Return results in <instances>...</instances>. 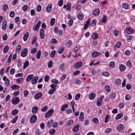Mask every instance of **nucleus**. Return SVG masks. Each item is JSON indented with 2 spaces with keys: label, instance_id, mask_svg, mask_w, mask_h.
<instances>
[{
  "label": "nucleus",
  "instance_id": "nucleus-1",
  "mask_svg": "<svg viewBox=\"0 0 135 135\" xmlns=\"http://www.w3.org/2000/svg\"><path fill=\"white\" fill-rule=\"evenodd\" d=\"M104 98V95H102L100 98L98 99L96 103L97 105L98 106L100 107L102 105V102Z\"/></svg>",
  "mask_w": 135,
  "mask_h": 135
},
{
  "label": "nucleus",
  "instance_id": "nucleus-2",
  "mask_svg": "<svg viewBox=\"0 0 135 135\" xmlns=\"http://www.w3.org/2000/svg\"><path fill=\"white\" fill-rule=\"evenodd\" d=\"M20 101V99L19 97H13L12 99V103L13 105H16Z\"/></svg>",
  "mask_w": 135,
  "mask_h": 135
},
{
  "label": "nucleus",
  "instance_id": "nucleus-3",
  "mask_svg": "<svg viewBox=\"0 0 135 135\" xmlns=\"http://www.w3.org/2000/svg\"><path fill=\"white\" fill-rule=\"evenodd\" d=\"M54 110L53 109H51L49 110L45 114V117L46 118H48L50 116L54 113Z\"/></svg>",
  "mask_w": 135,
  "mask_h": 135
},
{
  "label": "nucleus",
  "instance_id": "nucleus-4",
  "mask_svg": "<svg viewBox=\"0 0 135 135\" xmlns=\"http://www.w3.org/2000/svg\"><path fill=\"white\" fill-rule=\"evenodd\" d=\"M41 23V21H38L37 24L36 25H34L33 27V30L36 31H37L39 29Z\"/></svg>",
  "mask_w": 135,
  "mask_h": 135
},
{
  "label": "nucleus",
  "instance_id": "nucleus-5",
  "mask_svg": "<svg viewBox=\"0 0 135 135\" xmlns=\"http://www.w3.org/2000/svg\"><path fill=\"white\" fill-rule=\"evenodd\" d=\"M28 51L27 49L25 48L22 51L21 55L23 57H25L27 54Z\"/></svg>",
  "mask_w": 135,
  "mask_h": 135
},
{
  "label": "nucleus",
  "instance_id": "nucleus-6",
  "mask_svg": "<svg viewBox=\"0 0 135 135\" xmlns=\"http://www.w3.org/2000/svg\"><path fill=\"white\" fill-rule=\"evenodd\" d=\"M37 117L35 115H33L31 117L30 119V122L32 123H34L37 121Z\"/></svg>",
  "mask_w": 135,
  "mask_h": 135
},
{
  "label": "nucleus",
  "instance_id": "nucleus-7",
  "mask_svg": "<svg viewBox=\"0 0 135 135\" xmlns=\"http://www.w3.org/2000/svg\"><path fill=\"white\" fill-rule=\"evenodd\" d=\"M101 54V53L100 52L97 51H94L92 53V57L93 58H95L98 56L100 55Z\"/></svg>",
  "mask_w": 135,
  "mask_h": 135
},
{
  "label": "nucleus",
  "instance_id": "nucleus-8",
  "mask_svg": "<svg viewBox=\"0 0 135 135\" xmlns=\"http://www.w3.org/2000/svg\"><path fill=\"white\" fill-rule=\"evenodd\" d=\"M126 31L128 34H132L134 32V30L130 27H127Z\"/></svg>",
  "mask_w": 135,
  "mask_h": 135
},
{
  "label": "nucleus",
  "instance_id": "nucleus-9",
  "mask_svg": "<svg viewBox=\"0 0 135 135\" xmlns=\"http://www.w3.org/2000/svg\"><path fill=\"white\" fill-rule=\"evenodd\" d=\"M40 38L42 39L45 37L44 31L43 28H41L40 30Z\"/></svg>",
  "mask_w": 135,
  "mask_h": 135
},
{
  "label": "nucleus",
  "instance_id": "nucleus-10",
  "mask_svg": "<svg viewBox=\"0 0 135 135\" xmlns=\"http://www.w3.org/2000/svg\"><path fill=\"white\" fill-rule=\"evenodd\" d=\"M42 95V93L41 92H39L37 93L34 96V98L36 100H38L39 99Z\"/></svg>",
  "mask_w": 135,
  "mask_h": 135
},
{
  "label": "nucleus",
  "instance_id": "nucleus-11",
  "mask_svg": "<svg viewBox=\"0 0 135 135\" xmlns=\"http://www.w3.org/2000/svg\"><path fill=\"white\" fill-rule=\"evenodd\" d=\"M69 107L68 105L67 104H64L62 105L61 108V110L62 112L65 111L66 109H67Z\"/></svg>",
  "mask_w": 135,
  "mask_h": 135
},
{
  "label": "nucleus",
  "instance_id": "nucleus-12",
  "mask_svg": "<svg viewBox=\"0 0 135 135\" xmlns=\"http://www.w3.org/2000/svg\"><path fill=\"white\" fill-rule=\"evenodd\" d=\"M3 79L5 81V84L7 86H8L10 83L9 80L7 79L6 76L3 77Z\"/></svg>",
  "mask_w": 135,
  "mask_h": 135
},
{
  "label": "nucleus",
  "instance_id": "nucleus-13",
  "mask_svg": "<svg viewBox=\"0 0 135 135\" xmlns=\"http://www.w3.org/2000/svg\"><path fill=\"white\" fill-rule=\"evenodd\" d=\"M7 26V23L6 21L4 20L3 21L2 24V28L3 30H5L6 29Z\"/></svg>",
  "mask_w": 135,
  "mask_h": 135
},
{
  "label": "nucleus",
  "instance_id": "nucleus-14",
  "mask_svg": "<svg viewBox=\"0 0 135 135\" xmlns=\"http://www.w3.org/2000/svg\"><path fill=\"white\" fill-rule=\"evenodd\" d=\"M124 126L122 124H119L117 127V129L119 132L123 131L124 129Z\"/></svg>",
  "mask_w": 135,
  "mask_h": 135
},
{
  "label": "nucleus",
  "instance_id": "nucleus-15",
  "mask_svg": "<svg viewBox=\"0 0 135 135\" xmlns=\"http://www.w3.org/2000/svg\"><path fill=\"white\" fill-rule=\"evenodd\" d=\"M38 79V78L37 76H36L34 77L32 79L31 81V83L32 84H35L37 83Z\"/></svg>",
  "mask_w": 135,
  "mask_h": 135
},
{
  "label": "nucleus",
  "instance_id": "nucleus-16",
  "mask_svg": "<svg viewBox=\"0 0 135 135\" xmlns=\"http://www.w3.org/2000/svg\"><path fill=\"white\" fill-rule=\"evenodd\" d=\"M38 109V108L37 107L35 106L32 108V112L33 114H35L37 112Z\"/></svg>",
  "mask_w": 135,
  "mask_h": 135
},
{
  "label": "nucleus",
  "instance_id": "nucleus-17",
  "mask_svg": "<svg viewBox=\"0 0 135 135\" xmlns=\"http://www.w3.org/2000/svg\"><path fill=\"white\" fill-rule=\"evenodd\" d=\"M90 19H88V20L86 21V23L85 24L84 27V29L85 30L87 29L89 26V25L90 23Z\"/></svg>",
  "mask_w": 135,
  "mask_h": 135
},
{
  "label": "nucleus",
  "instance_id": "nucleus-18",
  "mask_svg": "<svg viewBox=\"0 0 135 135\" xmlns=\"http://www.w3.org/2000/svg\"><path fill=\"white\" fill-rule=\"evenodd\" d=\"M122 7L125 9H129L130 8L129 5L127 3H123L122 4Z\"/></svg>",
  "mask_w": 135,
  "mask_h": 135
},
{
  "label": "nucleus",
  "instance_id": "nucleus-19",
  "mask_svg": "<svg viewBox=\"0 0 135 135\" xmlns=\"http://www.w3.org/2000/svg\"><path fill=\"white\" fill-rule=\"evenodd\" d=\"M79 124H76L72 129V131L74 132L77 131L79 129Z\"/></svg>",
  "mask_w": 135,
  "mask_h": 135
},
{
  "label": "nucleus",
  "instance_id": "nucleus-20",
  "mask_svg": "<svg viewBox=\"0 0 135 135\" xmlns=\"http://www.w3.org/2000/svg\"><path fill=\"white\" fill-rule=\"evenodd\" d=\"M77 16L78 18L80 20H82L84 17L83 14L82 12H80L78 14Z\"/></svg>",
  "mask_w": 135,
  "mask_h": 135
},
{
  "label": "nucleus",
  "instance_id": "nucleus-21",
  "mask_svg": "<svg viewBox=\"0 0 135 135\" xmlns=\"http://www.w3.org/2000/svg\"><path fill=\"white\" fill-rule=\"evenodd\" d=\"M52 9V5L51 4H50L48 5L46 8V11L48 13H50Z\"/></svg>",
  "mask_w": 135,
  "mask_h": 135
},
{
  "label": "nucleus",
  "instance_id": "nucleus-22",
  "mask_svg": "<svg viewBox=\"0 0 135 135\" xmlns=\"http://www.w3.org/2000/svg\"><path fill=\"white\" fill-rule=\"evenodd\" d=\"M29 36V33L27 32L23 36V39L25 41H26L27 40Z\"/></svg>",
  "mask_w": 135,
  "mask_h": 135
},
{
  "label": "nucleus",
  "instance_id": "nucleus-23",
  "mask_svg": "<svg viewBox=\"0 0 135 135\" xmlns=\"http://www.w3.org/2000/svg\"><path fill=\"white\" fill-rule=\"evenodd\" d=\"M83 63L81 61H79L77 62L75 65L74 67L75 68H77L80 67L82 65Z\"/></svg>",
  "mask_w": 135,
  "mask_h": 135
},
{
  "label": "nucleus",
  "instance_id": "nucleus-24",
  "mask_svg": "<svg viewBox=\"0 0 135 135\" xmlns=\"http://www.w3.org/2000/svg\"><path fill=\"white\" fill-rule=\"evenodd\" d=\"M65 64L64 63L61 64L59 67V69L61 70L62 71H65V68L64 67Z\"/></svg>",
  "mask_w": 135,
  "mask_h": 135
},
{
  "label": "nucleus",
  "instance_id": "nucleus-25",
  "mask_svg": "<svg viewBox=\"0 0 135 135\" xmlns=\"http://www.w3.org/2000/svg\"><path fill=\"white\" fill-rule=\"evenodd\" d=\"M126 68L125 65L123 64H120L119 66V70L121 71H124Z\"/></svg>",
  "mask_w": 135,
  "mask_h": 135
},
{
  "label": "nucleus",
  "instance_id": "nucleus-26",
  "mask_svg": "<svg viewBox=\"0 0 135 135\" xmlns=\"http://www.w3.org/2000/svg\"><path fill=\"white\" fill-rule=\"evenodd\" d=\"M33 76V74H30L28 75L26 79V81L28 82L30 81L31 80Z\"/></svg>",
  "mask_w": 135,
  "mask_h": 135
},
{
  "label": "nucleus",
  "instance_id": "nucleus-27",
  "mask_svg": "<svg viewBox=\"0 0 135 135\" xmlns=\"http://www.w3.org/2000/svg\"><path fill=\"white\" fill-rule=\"evenodd\" d=\"M123 116V114L122 113H120L117 114L115 118L116 120H118L121 118Z\"/></svg>",
  "mask_w": 135,
  "mask_h": 135
},
{
  "label": "nucleus",
  "instance_id": "nucleus-28",
  "mask_svg": "<svg viewBox=\"0 0 135 135\" xmlns=\"http://www.w3.org/2000/svg\"><path fill=\"white\" fill-rule=\"evenodd\" d=\"M95 93H90L89 95V98L90 100H93L95 98Z\"/></svg>",
  "mask_w": 135,
  "mask_h": 135
},
{
  "label": "nucleus",
  "instance_id": "nucleus-29",
  "mask_svg": "<svg viewBox=\"0 0 135 135\" xmlns=\"http://www.w3.org/2000/svg\"><path fill=\"white\" fill-rule=\"evenodd\" d=\"M19 110L17 109H15L12 111L11 114L13 115H15L17 114Z\"/></svg>",
  "mask_w": 135,
  "mask_h": 135
},
{
  "label": "nucleus",
  "instance_id": "nucleus-30",
  "mask_svg": "<svg viewBox=\"0 0 135 135\" xmlns=\"http://www.w3.org/2000/svg\"><path fill=\"white\" fill-rule=\"evenodd\" d=\"M100 13V11L98 9L95 10L93 12V15L94 16L98 15Z\"/></svg>",
  "mask_w": 135,
  "mask_h": 135
},
{
  "label": "nucleus",
  "instance_id": "nucleus-31",
  "mask_svg": "<svg viewBox=\"0 0 135 135\" xmlns=\"http://www.w3.org/2000/svg\"><path fill=\"white\" fill-rule=\"evenodd\" d=\"M84 114L83 112H81L80 113L79 116V120L82 121L84 120Z\"/></svg>",
  "mask_w": 135,
  "mask_h": 135
},
{
  "label": "nucleus",
  "instance_id": "nucleus-32",
  "mask_svg": "<svg viewBox=\"0 0 135 135\" xmlns=\"http://www.w3.org/2000/svg\"><path fill=\"white\" fill-rule=\"evenodd\" d=\"M21 48L20 45H19L16 47V52L17 53H19L20 51Z\"/></svg>",
  "mask_w": 135,
  "mask_h": 135
},
{
  "label": "nucleus",
  "instance_id": "nucleus-33",
  "mask_svg": "<svg viewBox=\"0 0 135 135\" xmlns=\"http://www.w3.org/2000/svg\"><path fill=\"white\" fill-rule=\"evenodd\" d=\"M99 37L98 34L97 33H94L93 34L92 37L94 40H96Z\"/></svg>",
  "mask_w": 135,
  "mask_h": 135
},
{
  "label": "nucleus",
  "instance_id": "nucleus-34",
  "mask_svg": "<svg viewBox=\"0 0 135 135\" xmlns=\"http://www.w3.org/2000/svg\"><path fill=\"white\" fill-rule=\"evenodd\" d=\"M53 122V121L52 119L50 120L48 122L47 124V126L48 127L50 128Z\"/></svg>",
  "mask_w": 135,
  "mask_h": 135
},
{
  "label": "nucleus",
  "instance_id": "nucleus-35",
  "mask_svg": "<svg viewBox=\"0 0 135 135\" xmlns=\"http://www.w3.org/2000/svg\"><path fill=\"white\" fill-rule=\"evenodd\" d=\"M105 89L106 91L107 92H109L110 91V87L109 85H106L105 86Z\"/></svg>",
  "mask_w": 135,
  "mask_h": 135
},
{
  "label": "nucleus",
  "instance_id": "nucleus-36",
  "mask_svg": "<svg viewBox=\"0 0 135 135\" xmlns=\"http://www.w3.org/2000/svg\"><path fill=\"white\" fill-rule=\"evenodd\" d=\"M121 42L120 41L117 42L114 46L115 49H117L119 48L121 46Z\"/></svg>",
  "mask_w": 135,
  "mask_h": 135
},
{
  "label": "nucleus",
  "instance_id": "nucleus-37",
  "mask_svg": "<svg viewBox=\"0 0 135 135\" xmlns=\"http://www.w3.org/2000/svg\"><path fill=\"white\" fill-rule=\"evenodd\" d=\"M20 88V86L18 85H14L11 86V88L13 90H17Z\"/></svg>",
  "mask_w": 135,
  "mask_h": 135
},
{
  "label": "nucleus",
  "instance_id": "nucleus-38",
  "mask_svg": "<svg viewBox=\"0 0 135 135\" xmlns=\"http://www.w3.org/2000/svg\"><path fill=\"white\" fill-rule=\"evenodd\" d=\"M126 65L128 66V67L131 68L132 67V65L131 62L130 60L128 61L126 63Z\"/></svg>",
  "mask_w": 135,
  "mask_h": 135
},
{
  "label": "nucleus",
  "instance_id": "nucleus-39",
  "mask_svg": "<svg viewBox=\"0 0 135 135\" xmlns=\"http://www.w3.org/2000/svg\"><path fill=\"white\" fill-rule=\"evenodd\" d=\"M18 118V117L17 116H16L11 121L12 123L13 124L15 123L16 122Z\"/></svg>",
  "mask_w": 135,
  "mask_h": 135
},
{
  "label": "nucleus",
  "instance_id": "nucleus-40",
  "mask_svg": "<svg viewBox=\"0 0 135 135\" xmlns=\"http://www.w3.org/2000/svg\"><path fill=\"white\" fill-rule=\"evenodd\" d=\"M56 89H50L48 91V94L50 95H51L53 94L56 90Z\"/></svg>",
  "mask_w": 135,
  "mask_h": 135
},
{
  "label": "nucleus",
  "instance_id": "nucleus-41",
  "mask_svg": "<svg viewBox=\"0 0 135 135\" xmlns=\"http://www.w3.org/2000/svg\"><path fill=\"white\" fill-rule=\"evenodd\" d=\"M41 54V51L40 50H39L38 51L36 55V57L38 59H39L40 58Z\"/></svg>",
  "mask_w": 135,
  "mask_h": 135
},
{
  "label": "nucleus",
  "instance_id": "nucleus-42",
  "mask_svg": "<svg viewBox=\"0 0 135 135\" xmlns=\"http://www.w3.org/2000/svg\"><path fill=\"white\" fill-rule=\"evenodd\" d=\"M115 82L117 85H119L121 84V81L120 79L117 78L116 79Z\"/></svg>",
  "mask_w": 135,
  "mask_h": 135
},
{
  "label": "nucleus",
  "instance_id": "nucleus-43",
  "mask_svg": "<svg viewBox=\"0 0 135 135\" xmlns=\"http://www.w3.org/2000/svg\"><path fill=\"white\" fill-rule=\"evenodd\" d=\"M29 62L28 61H26L24 64L23 69H25L28 65Z\"/></svg>",
  "mask_w": 135,
  "mask_h": 135
},
{
  "label": "nucleus",
  "instance_id": "nucleus-44",
  "mask_svg": "<svg viewBox=\"0 0 135 135\" xmlns=\"http://www.w3.org/2000/svg\"><path fill=\"white\" fill-rule=\"evenodd\" d=\"M66 9H67L68 11H70L71 9V4L70 2H68L66 4Z\"/></svg>",
  "mask_w": 135,
  "mask_h": 135
},
{
  "label": "nucleus",
  "instance_id": "nucleus-45",
  "mask_svg": "<svg viewBox=\"0 0 135 135\" xmlns=\"http://www.w3.org/2000/svg\"><path fill=\"white\" fill-rule=\"evenodd\" d=\"M55 21V18H52L51 20L50 21V25L51 26H53L54 24Z\"/></svg>",
  "mask_w": 135,
  "mask_h": 135
},
{
  "label": "nucleus",
  "instance_id": "nucleus-46",
  "mask_svg": "<svg viewBox=\"0 0 135 135\" xmlns=\"http://www.w3.org/2000/svg\"><path fill=\"white\" fill-rule=\"evenodd\" d=\"M9 49V47L8 46H5L3 49V52L4 53H6L8 51Z\"/></svg>",
  "mask_w": 135,
  "mask_h": 135
},
{
  "label": "nucleus",
  "instance_id": "nucleus-47",
  "mask_svg": "<svg viewBox=\"0 0 135 135\" xmlns=\"http://www.w3.org/2000/svg\"><path fill=\"white\" fill-rule=\"evenodd\" d=\"M115 65V63L114 61H112L109 63V66L110 68H114Z\"/></svg>",
  "mask_w": 135,
  "mask_h": 135
},
{
  "label": "nucleus",
  "instance_id": "nucleus-48",
  "mask_svg": "<svg viewBox=\"0 0 135 135\" xmlns=\"http://www.w3.org/2000/svg\"><path fill=\"white\" fill-rule=\"evenodd\" d=\"M73 21L72 19L71 18L70 20L69 21L68 23V25L69 26H71L73 25Z\"/></svg>",
  "mask_w": 135,
  "mask_h": 135
},
{
  "label": "nucleus",
  "instance_id": "nucleus-49",
  "mask_svg": "<svg viewBox=\"0 0 135 135\" xmlns=\"http://www.w3.org/2000/svg\"><path fill=\"white\" fill-rule=\"evenodd\" d=\"M48 108L47 106L45 105L41 108V110L42 112H45L47 110Z\"/></svg>",
  "mask_w": 135,
  "mask_h": 135
},
{
  "label": "nucleus",
  "instance_id": "nucleus-50",
  "mask_svg": "<svg viewBox=\"0 0 135 135\" xmlns=\"http://www.w3.org/2000/svg\"><path fill=\"white\" fill-rule=\"evenodd\" d=\"M102 74L103 75L107 77H108L110 75L109 73L107 71L103 72L102 73Z\"/></svg>",
  "mask_w": 135,
  "mask_h": 135
},
{
  "label": "nucleus",
  "instance_id": "nucleus-51",
  "mask_svg": "<svg viewBox=\"0 0 135 135\" xmlns=\"http://www.w3.org/2000/svg\"><path fill=\"white\" fill-rule=\"evenodd\" d=\"M29 93V91L27 90H25L24 92V95L25 97H27Z\"/></svg>",
  "mask_w": 135,
  "mask_h": 135
},
{
  "label": "nucleus",
  "instance_id": "nucleus-52",
  "mask_svg": "<svg viewBox=\"0 0 135 135\" xmlns=\"http://www.w3.org/2000/svg\"><path fill=\"white\" fill-rule=\"evenodd\" d=\"M53 62L52 60H50L48 63V66L49 68H51L53 66Z\"/></svg>",
  "mask_w": 135,
  "mask_h": 135
},
{
  "label": "nucleus",
  "instance_id": "nucleus-53",
  "mask_svg": "<svg viewBox=\"0 0 135 135\" xmlns=\"http://www.w3.org/2000/svg\"><path fill=\"white\" fill-rule=\"evenodd\" d=\"M107 17L106 16H104L101 20V22L102 23H105L107 21Z\"/></svg>",
  "mask_w": 135,
  "mask_h": 135
},
{
  "label": "nucleus",
  "instance_id": "nucleus-54",
  "mask_svg": "<svg viewBox=\"0 0 135 135\" xmlns=\"http://www.w3.org/2000/svg\"><path fill=\"white\" fill-rule=\"evenodd\" d=\"M8 8V5L7 4H4L3 7L2 9L4 11H6Z\"/></svg>",
  "mask_w": 135,
  "mask_h": 135
},
{
  "label": "nucleus",
  "instance_id": "nucleus-55",
  "mask_svg": "<svg viewBox=\"0 0 135 135\" xmlns=\"http://www.w3.org/2000/svg\"><path fill=\"white\" fill-rule=\"evenodd\" d=\"M93 122L95 124H97L99 122V120L97 118H94L93 119Z\"/></svg>",
  "mask_w": 135,
  "mask_h": 135
},
{
  "label": "nucleus",
  "instance_id": "nucleus-56",
  "mask_svg": "<svg viewBox=\"0 0 135 135\" xmlns=\"http://www.w3.org/2000/svg\"><path fill=\"white\" fill-rule=\"evenodd\" d=\"M55 130L54 129H51L49 131V133L51 135L54 134L55 132Z\"/></svg>",
  "mask_w": 135,
  "mask_h": 135
},
{
  "label": "nucleus",
  "instance_id": "nucleus-57",
  "mask_svg": "<svg viewBox=\"0 0 135 135\" xmlns=\"http://www.w3.org/2000/svg\"><path fill=\"white\" fill-rule=\"evenodd\" d=\"M114 35L117 37L118 36L119 34V31L117 30H115L113 31Z\"/></svg>",
  "mask_w": 135,
  "mask_h": 135
},
{
  "label": "nucleus",
  "instance_id": "nucleus-58",
  "mask_svg": "<svg viewBox=\"0 0 135 135\" xmlns=\"http://www.w3.org/2000/svg\"><path fill=\"white\" fill-rule=\"evenodd\" d=\"M37 51V49L36 48H35L32 49L31 50V53L32 54H34Z\"/></svg>",
  "mask_w": 135,
  "mask_h": 135
},
{
  "label": "nucleus",
  "instance_id": "nucleus-59",
  "mask_svg": "<svg viewBox=\"0 0 135 135\" xmlns=\"http://www.w3.org/2000/svg\"><path fill=\"white\" fill-rule=\"evenodd\" d=\"M74 121L73 119H71L69 120L67 123V125L70 126L73 123Z\"/></svg>",
  "mask_w": 135,
  "mask_h": 135
},
{
  "label": "nucleus",
  "instance_id": "nucleus-60",
  "mask_svg": "<svg viewBox=\"0 0 135 135\" xmlns=\"http://www.w3.org/2000/svg\"><path fill=\"white\" fill-rule=\"evenodd\" d=\"M56 51L55 50H53L50 54V56L51 57H52L55 56L56 54Z\"/></svg>",
  "mask_w": 135,
  "mask_h": 135
},
{
  "label": "nucleus",
  "instance_id": "nucleus-61",
  "mask_svg": "<svg viewBox=\"0 0 135 135\" xmlns=\"http://www.w3.org/2000/svg\"><path fill=\"white\" fill-rule=\"evenodd\" d=\"M28 8V6L25 5L23 6L22 8V9L24 11H26Z\"/></svg>",
  "mask_w": 135,
  "mask_h": 135
},
{
  "label": "nucleus",
  "instance_id": "nucleus-62",
  "mask_svg": "<svg viewBox=\"0 0 135 135\" xmlns=\"http://www.w3.org/2000/svg\"><path fill=\"white\" fill-rule=\"evenodd\" d=\"M116 97V95L115 93H112L111 95L110 98L112 99H114Z\"/></svg>",
  "mask_w": 135,
  "mask_h": 135
},
{
  "label": "nucleus",
  "instance_id": "nucleus-63",
  "mask_svg": "<svg viewBox=\"0 0 135 135\" xmlns=\"http://www.w3.org/2000/svg\"><path fill=\"white\" fill-rule=\"evenodd\" d=\"M15 72V70L14 68H12L11 69L10 71V73L11 75H13Z\"/></svg>",
  "mask_w": 135,
  "mask_h": 135
},
{
  "label": "nucleus",
  "instance_id": "nucleus-64",
  "mask_svg": "<svg viewBox=\"0 0 135 135\" xmlns=\"http://www.w3.org/2000/svg\"><path fill=\"white\" fill-rule=\"evenodd\" d=\"M80 96V93H78L77 94H76L75 97V99L76 100H78Z\"/></svg>",
  "mask_w": 135,
  "mask_h": 135
}]
</instances>
